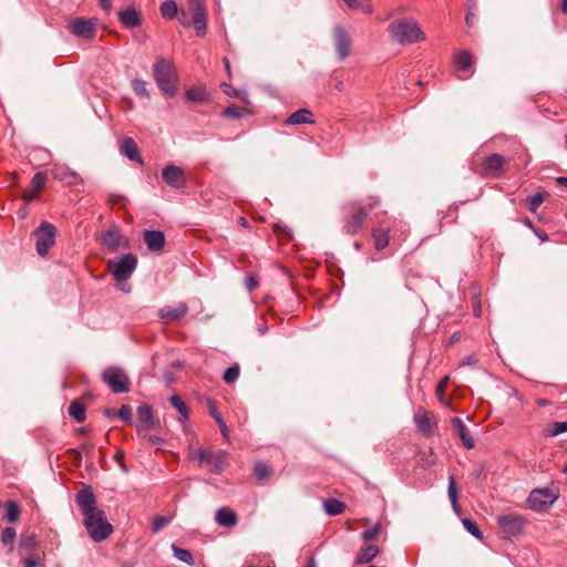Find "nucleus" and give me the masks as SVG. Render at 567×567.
<instances>
[{
	"label": "nucleus",
	"mask_w": 567,
	"mask_h": 567,
	"mask_svg": "<svg viewBox=\"0 0 567 567\" xmlns=\"http://www.w3.org/2000/svg\"><path fill=\"white\" fill-rule=\"evenodd\" d=\"M389 231L390 227L384 224H380L378 227L372 229V237L374 239V247L377 250H382L389 245Z\"/></svg>",
	"instance_id": "nucleus-26"
},
{
	"label": "nucleus",
	"mask_w": 567,
	"mask_h": 567,
	"mask_svg": "<svg viewBox=\"0 0 567 567\" xmlns=\"http://www.w3.org/2000/svg\"><path fill=\"white\" fill-rule=\"evenodd\" d=\"M118 20L126 29L137 28L142 24L141 13L133 7H127L118 12Z\"/></svg>",
	"instance_id": "nucleus-18"
},
{
	"label": "nucleus",
	"mask_w": 567,
	"mask_h": 567,
	"mask_svg": "<svg viewBox=\"0 0 567 567\" xmlns=\"http://www.w3.org/2000/svg\"><path fill=\"white\" fill-rule=\"evenodd\" d=\"M55 233V227L48 221L41 223V225L34 230V237L37 239L35 249L40 256L44 257L49 249L54 245Z\"/></svg>",
	"instance_id": "nucleus-6"
},
{
	"label": "nucleus",
	"mask_w": 567,
	"mask_h": 567,
	"mask_svg": "<svg viewBox=\"0 0 567 567\" xmlns=\"http://www.w3.org/2000/svg\"><path fill=\"white\" fill-rule=\"evenodd\" d=\"M69 414L78 422L85 420V406L78 400H74L69 405Z\"/></svg>",
	"instance_id": "nucleus-34"
},
{
	"label": "nucleus",
	"mask_w": 567,
	"mask_h": 567,
	"mask_svg": "<svg viewBox=\"0 0 567 567\" xmlns=\"http://www.w3.org/2000/svg\"><path fill=\"white\" fill-rule=\"evenodd\" d=\"M447 494H449V498H450V502L453 506V509L455 512L458 511V505H457V488H456V483H455V478L453 475L450 476L449 478V488H447Z\"/></svg>",
	"instance_id": "nucleus-37"
},
{
	"label": "nucleus",
	"mask_w": 567,
	"mask_h": 567,
	"mask_svg": "<svg viewBox=\"0 0 567 567\" xmlns=\"http://www.w3.org/2000/svg\"><path fill=\"white\" fill-rule=\"evenodd\" d=\"M239 377V367L234 364L227 368L224 372L223 379L226 383L230 384L235 382Z\"/></svg>",
	"instance_id": "nucleus-44"
},
{
	"label": "nucleus",
	"mask_w": 567,
	"mask_h": 567,
	"mask_svg": "<svg viewBox=\"0 0 567 567\" xmlns=\"http://www.w3.org/2000/svg\"><path fill=\"white\" fill-rule=\"evenodd\" d=\"M506 159L499 154H492L483 162V168L486 175L496 176L502 171Z\"/></svg>",
	"instance_id": "nucleus-23"
},
{
	"label": "nucleus",
	"mask_w": 567,
	"mask_h": 567,
	"mask_svg": "<svg viewBox=\"0 0 567 567\" xmlns=\"http://www.w3.org/2000/svg\"><path fill=\"white\" fill-rule=\"evenodd\" d=\"M39 561L35 558L29 557L24 559V566L25 567H38Z\"/></svg>",
	"instance_id": "nucleus-60"
},
{
	"label": "nucleus",
	"mask_w": 567,
	"mask_h": 567,
	"mask_svg": "<svg viewBox=\"0 0 567 567\" xmlns=\"http://www.w3.org/2000/svg\"><path fill=\"white\" fill-rule=\"evenodd\" d=\"M414 423L417 430L424 434L432 432L433 422L426 412H417L414 414Z\"/></svg>",
	"instance_id": "nucleus-28"
},
{
	"label": "nucleus",
	"mask_w": 567,
	"mask_h": 567,
	"mask_svg": "<svg viewBox=\"0 0 567 567\" xmlns=\"http://www.w3.org/2000/svg\"><path fill=\"white\" fill-rule=\"evenodd\" d=\"M161 16L164 19L172 20L178 14V7L175 0H165L159 7Z\"/></svg>",
	"instance_id": "nucleus-31"
},
{
	"label": "nucleus",
	"mask_w": 567,
	"mask_h": 567,
	"mask_svg": "<svg viewBox=\"0 0 567 567\" xmlns=\"http://www.w3.org/2000/svg\"><path fill=\"white\" fill-rule=\"evenodd\" d=\"M379 533H380V527H379V525H377L370 529L364 530L362 533V538L365 542H370V540H373L378 536Z\"/></svg>",
	"instance_id": "nucleus-53"
},
{
	"label": "nucleus",
	"mask_w": 567,
	"mask_h": 567,
	"mask_svg": "<svg viewBox=\"0 0 567 567\" xmlns=\"http://www.w3.org/2000/svg\"><path fill=\"white\" fill-rule=\"evenodd\" d=\"M544 202V196L540 194V193H537L536 195H534L533 197L529 198L528 200V209L533 213H535L538 207L543 204Z\"/></svg>",
	"instance_id": "nucleus-51"
},
{
	"label": "nucleus",
	"mask_w": 567,
	"mask_h": 567,
	"mask_svg": "<svg viewBox=\"0 0 567 567\" xmlns=\"http://www.w3.org/2000/svg\"><path fill=\"white\" fill-rule=\"evenodd\" d=\"M347 7L351 10H360L364 14H371L373 12L372 0H343Z\"/></svg>",
	"instance_id": "nucleus-30"
},
{
	"label": "nucleus",
	"mask_w": 567,
	"mask_h": 567,
	"mask_svg": "<svg viewBox=\"0 0 567 567\" xmlns=\"http://www.w3.org/2000/svg\"><path fill=\"white\" fill-rule=\"evenodd\" d=\"M154 80L165 96H174L177 93L178 79L173 63L164 58H158L153 64Z\"/></svg>",
	"instance_id": "nucleus-2"
},
{
	"label": "nucleus",
	"mask_w": 567,
	"mask_h": 567,
	"mask_svg": "<svg viewBox=\"0 0 567 567\" xmlns=\"http://www.w3.org/2000/svg\"><path fill=\"white\" fill-rule=\"evenodd\" d=\"M567 432V421L565 422H554L551 424V427L549 430V435L550 436H557L561 433H565Z\"/></svg>",
	"instance_id": "nucleus-49"
},
{
	"label": "nucleus",
	"mask_w": 567,
	"mask_h": 567,
	"mask_svg": "<svg viewBox=\"0 0 567 567\" xmlns=\"http://www.w3.org/2000/svg\"><path fill=\"white\" fill-rule=\"evenodd\" d=\"M7 518L10 523H16L20 516V506L14 501H9L6 504Z\"/></svg>",
	"instance_id": "nucleus-38"
},
{
	"label": "nucleus",
	"mask_w": 567,
	"mask_h": 567,
	"mask_svg": "<svg viewBox=\"0 0 567 567\" xmlns=\"http://www.w3.org/2000/svg\"><path fill=\"white\" fill-rule=\"evenodd\" d=\"M100 7L106 12L110 13L112 10V0H97Z\"/></svg>",
	"instance_id": "nucleus-59"
},
{
	"label": "nucleus",
	"mask_w": 567,
	"mask_h": 567,
	"mask_svg": "<svg viewBox=\"0 0 567 567\" xmlns=\"http://www.w3.org/2000/svg\"><path fill=\"white\" fill-rule=\"evenodd\" d=\"M478 359L475 354H470L463 358L461 365H475L477 364Z\"/></svg>",
	"instance_id": "nucleus-56"
},
{
	"label": "nucleus",
	"mask_w": 567,
	"mask_h": 567,
	"mask_svg": "<svg viewBox=\"0 0 567 567\" xmlns=\"http://www.w3.org/2000/svg\"><path fill=\"white\" fill-rule=\"evenodd\" d=\"M451 423H452L456 434L461 439L463 445L467 450L473 449L474 447V441H473L471 434L468 433V430L465 426V424L463 423V421L460 417H453L451 420Z\"/></svg>",
	"instance_id": "nucleus-27"
},
{
	"label": "nucleus",
	"mask_w": 567,
	"mask_h": 567,
	"mask_svg": "<svg viewBox=\"0 0 567 567\" xmlns=\"http://www.w3.org/2000/svg\"><path fill=\"white\" fill-rule=\"evenodd\" d=\"M462 524L464 526V528L471 534L473 535L474 537H476L477 539H482L483 538V534L482 532L480 530L478 526L476 525L475 522L471 520L470 518H463L462 519Z\"/></svg>",
	"instance_id": "nucleus-43"
},
{
	"label": "nucleus",
	"mask_w": 567,
	"mask_h": 567,
	"mask_svg": "<svg viewBox=\"0 0 567 567\" xmlns=\"http://www.w3.org/2000/svg\"><path fill=\"white\" fill-rule=\"evenodd\" d=\"M172 520V517L169 516H157L153 520L152 530L153 533H158L161 529H163L166 525H168Z\"/></svg>",
	"instance_id": "nucleus-45"
},
{
	"label": "nucleus",
	"mask_w": 567,
	"mask_h": 567,
	"mask_svg": "<svg viewBox=\"0 0 567 567\" xmlns=\"http://www.w3.org/2000/svg\"><path fill=\"white\" fill-rule=\"evenodd\" d=\"M21 546H24L27 548H33L34 546V539L32 537H29L27 539L21 540Z\"/></svg>",
	"instance_id": "nucleus-61"
},
{
	"label": "nucleus",
	"mask_w": 567,
	"mask_h": 567,
	"mask_svg": "<svg viewBox=\"0 0 567 567\" xmlns=\"http://www.w3.org/2000/svg\"><path fill=\"white\" fill-rule=\"evenodd\" d=\"M186 99L192 102H203L207 99L208 93L206 87L197 86L186 91Z\"/></svg>",
	"instance_id": "nucleus-35"
},
{
	"label": "nucleus",
	"mask_w": 567,
	"mask_h": 567,
	"mask_svg": "<svg viewBox=\"0 0 567 567\" xmlns=\"http://www.w3.org/2000/svg\"><path fill=\"white\" fill-rule=\"evenodd\" d=\"M109 270L117 282L127 280L137 267V257L127 252L109 261Z\"/></svg>",
	"instance_id": "nucleus-4"
},
{
	"label": "nucleus",
	"mask_w": 567,
	"mask_h": 567,
	"mask_svg": "<svg viewBox=\"0 0 567 567\" xmlns=\"http://www.w3.org/2000/svg\"><path fill=\"white\" fill-rule=\"evenodd\" d=\"M54 179L65 183L66 185H76L81 182L80 175L64 166H56L52 169Z\"/></svg>",
	"instance_id": "nucleus-20"
},
{
	"label": "nucleus",
	"mask_w": 567,
	"mask_h": 567,
	"mask_svg": "<svg viewBox=\"0 0 567 567\" xmlns=\"http://www.w3.org/2000/svg\"><path fill=\"white\" fill-rule=\"evenodd\" d=\"M96 23L93 20L76 18L69 23L72 34L83 39H92L95 34Z\"/></svg>",
	"instance_id": "nucleus-15"
},
{
	"label": "nucleus",
	"mask_w": 567,
	"mask_h": 567,
	"mask_svg": "<svg viewBox=\"0 0 567 567\" xmlns=\"http://www.w3.org/2000/svg\"><path fill=\"white\" fill-rule=\"evenodd\" d=\"M172 549L174 551V556L187 564L188 566H193L195 564L192 553L188 549H183L177 547L176 545H172Z\"/></svg>",
	"instance_id": "nucleus-36"
},
{
	"label": "nucleus",
	"mask_w": 567,
	"mask_h": 567,
	"mask_svg": "<svg viewBox=\"0 0 567 567\" xmlns=\"http://www.w3.org/2000/svg\"><path fill=\"white\" fill-rule=\"evenodd\" d=\"M557 183L563 186H567V177H558Z\"/></svg>",
	"instance_id": "nucleus-64"
},
{
	"label": "nucleus",
	"mask_w": 567,
	"mask_h": 567,
	"mask_svg": "<svg viewBox=\"0 0 567 567\" xmlns=\"http://www.w3.org/2000/svg\"><path fill=\"white\" fill-rule=\"evenodd\" d=\"M259 282L256 276L249 275L245 279V286L249 291H252L258 287Z\"/></svg>",
	"instance_id": "nucleus-54"
},
{
	"label": "nucleus",
	"mask_w": 567,
	"mask_h": 567,
	"mask_svg": "<svg viewBox=\"0 0 567 567\" xmlns=\"http://www.w3.org/2000/svg\"><path fill=\"white\" fill-rule=\"evenodd\" d=\"M212 415L216 420L224 439L227 440L228 439V427H227L225 421L223 420L220 413L218 411H216L215 409H213Z\"/></svg>",
	"instance_id": "nucleus-47"
},
{
	"label": "nucleus",
	"mask_w": 567,
	"mask_h": 567,
	"mask_svg": "<svg viewBox=\"0 0 567 567\" xmlns=\"http://www.w3.org/2000/svg\"><path fill=\"white\" fill-rule=\"evenodd\" d=\"M137 417L143 424V429H161V421L153 415L151 405H141L137 408Z\"/></svg>",
	"instance_id": "nucleus-19"
},
{
	"label": "nucleus",
	"mask_w": 567,
	"mask_h": 567,
	"mask_svg": "<svg viewBox=\"0 0 567 567\" xmlns=\"http://www.w3.org/2000/svg\"><path fill=\"white\" fill-rule=\"evenodd\" d=\"M137 432L140 435H142L144 439H146L148 442H151L154 445H159L163 443V439H161L157 435H152V434L145 433V429H143V427H138Z\"/></svg>",
	"instance_id": "nucleus-52"
},
{
	"label": "nucleus",
	"mask_w": 567,
	"mask_h": 567,
	"mask_svg": "<svg viewBox=\"0 0 567 567\" xmlns=\"http://www.w3.org/2000/svg\"><path fill=\"white\" fill-rule=\"evenodd\" d=\"M193 13V23L198 37H204L207 31V17L204 0H188Z\"/></svg>",
	"instance_id": "nucleus-11"
},
{
	"label": "nucleus",
	"mask_w": 567,
	"mask_h": 567,
	"mask_svg": "<svg viewBox=\"0 0 567 567\" xmlns=\"http://www.w3.org/2000/svg\"><path fill=\"white\" fill-rule=\"evenodd\" d=\"M377 204H370L369 207L353 205L349 217L346 219L343 229L348 235H355L362 228L364 220L370 214L373 206Z\"/></svg>",
	"instance_id": "nucleus-7"
},
{
	"label": "nucleus",
	"mask_w": 567,
	"mask_h": 567,
	"mask_svg": "<svg viewBox=\"0 0 567 567\" xmlns=\"http://www.w3.org/2000/svg\"><path fill=\"white\" fill-rule=\"evenodd\" d=\"M193 457L200 464L210 465V471L214 473H220L225 466L226 453L218 451L216 453L205 450H199L194 453Z\"/></svg>",
	"instance_id": "nucleus-9"
},
{
	"label": "nucleus",
	"mask_w": 567,
	"mask_h": 567,
	"mask_svg": "<svg viewBox=\"0 0 567 567\" xmlns=\"http://www.w3.org/2000/svg\"><path fill=\"white\" fill-rule=\"evenodd\" d=\"M124 457H125V453L123 450H117L115 455H114V460L116 461V463H121V461H124Z\"/></svg>",
	"instance_id": "nucleus-62"
},
{
	"label": "nucleus",
	"mask_w": 567,
	"mask_h": 567,
	"mask_svg": "<svg viewBox=\"0 0 567 567\" xmlns=\"http://www.w3.org/2000/svg\"><path fill=\"white\" fill-rule=\"evenodd\" d=\"M162 178L168 186L174 188H183L187 183L183 168L176 165H167L164 167Z\"/></svg>",
	"instance_id": "nucleus-14"
},
{
	"label": "nucleus",
	"mask_w": 567,
	"mask_h": 567,
	"mask_svg": "<svg viewBox=\"0 0 567 567\" xmlns=\"http://www.w3.org/2000/svg\"><path fill=\"white\" fill-rule=\"evenodd\" d=\"M144 241L147 248L151 251H161L165 245V236L164 233L159 230H145L144 231Z\"/></svg>",
	"instance_id": "nucleus-21"
},
{
	"label": "nucleus",
	"mask_w": 567,
	"mask_h": 567,
	"mask_svg": "<svg viewBox=\"0 0 567 567\" xmlns=\"http://www.w3.org/2000/svg\"><path fill=\"white\" fill-rule=\"evenodd\" d=\"M132 89L135 92L136 95L148 97L150 92L147 90V82L142 79H134L132 80Z\"/></svg>",
	"instance_id": "nucleus-39"
},
{
	"label": "nucleus",
	"mask_w": 567,
	"mask_h": 567,
	"mask_svg": "<svg viewBox=\"0 0 567 567\" xmlns=\"http://www.w3.org/2000/svg\"><path fill=\"white\" fill-rule=\"evenodd\" d=\"M120 151H121V154H123L130 161H134V162H137L138 164L143 165V159L138 152L137 145L133 138H131V137L123 138L120 144Z\"/></svg>",
	"instance_id": "nucleus-22"
},
{
	"label": "nucleus",
	"mask_w": 567,
	"mask_h": 567,
	"mask_svg": "<svg viewBox=\"0 0 567 567\" xmlns=\"http://www.w3.org/2000/svg\"><path fill=\"white\" fill-rule=\"evenodd\" d=\"M246 113V110L236 105L226 107L223 114L227 117L239 118Z\"/></svg>",
	"instance_id": "nucleus-46"
},
{
	"label": "nucleus",
	"mask_w": 567,
	"mask_h": 567,
	"mask_svg": "<svg viewBox=\"0 0 567 567\" xmlns=\"http://www.w3.org/2000/svg\"><path fill=\"white\" fill-rule=\"evenodd\" d=\"M315 117L310 110L299 109L290 114L285 121L286 125H301V124H313Z\"/></svg>",
	"instance_id": "nucleus-24"
},
{
	"label": "nucleus",
	"mask_w": 567,
	"mask_h": 567,
	"mask_svg": "<svg viewBox=\"0 0 567 567\" xmlns=\"http://www.w3.org/2000/svg\"><path fill=\"white\" fill-rule=\"evenodd\" d=\"M388 32L392 40L400 45H409L423 42L425 33L419 22L412 18L396 19L388 25Z\"/></svg>",
	"instance_id": "nucleus-1"
},
{
	"label": "nucleus",
	"mask_w": 567,
	"mask_h": 567,
	"mask_svg": "<svg viewBox=\"0 0 567 567\" xmlns=\"http://www.w3.org/2000/svg\"><path fill=\"white\" fill-rule=\"evenodd\" d=\"M332 35L337 55L339 60L343 61L351 53L352 38L350 33L341 24H336L333 27Z\"/></svg>",
	"instance_id": "nucleus-8"
},
{
	"label": "nucleus",
	"mask_w": 567,
	"mask_h": 567,
	"mask_svg": "<svg viewBox=\"0 0 567 567\" xmlns=\"http://www.w3.org/2000/svg\"><path fill=\"white\" fill-rule=\"evenodd\" d=\"M224 92L227 95H229V96H234V97H239L240 96V94H239V92L237 90L229 89V90H224Z\"/></svg>",
	"instance_id": "nucleus-63"
},
{
	"label": "nucleus",
	"mask_w": 567,
	"mask_h": 567,
	"mask_svg": "<svg viewBox=\"0 0 567 567\" xmlns=\"http://www.w3.org/2000/svg\"><path fill=\"white\" fill-rule=\"evenodd\" d=\"M103 245L112 252H116L120 249L130 248V240L127 237L121 234L120 229L112 228L105 231L103 235Z\"/></svg>",
	"instance_id": "nucleus-13"
},
{
	"label": "nucleus",
	"mask_w": 567,
	"mask_h": 567,
	"mask_svg": "<svg viewBox=\"0 0 567 567\" xmlns=\"http://www.w3.org/2000/svg\"><path fill=\"white\" fill-rule=\"evenodd\" d=\"M447 381H449V377H445L444 379H442L440 381V383L437 384L436 386V394L442 399L443 398V392H444V388L446 386L447 384Z\"/></svg>",
	"instance_id": "nucleus-58"
},
{
	"label": "nucleus",
	"mask_w": 567,
	"mask_h": 567,
	"mask_svg": "<svg viewBox=\"0 0 567 567\" xmlns=\"http://www.w3.org/2000/svg\"><path fill=\"white\" fill-rule=\"evenodd\" d=\"M188 311L186 302L181 301L176 306H166L158 310L159 318L165 322L169 323L183 318Z\"/></svg>",
	"instance_id": "nucleus-16"
},
{
	"label": "nucleus",
	"mask_w": 567,
	"mask_h": 567,
	"mask_svg": "<svg viewBox=\"0 0 567 567\" xmlns=\"http://www.w3.org/2000/svg\"><path fill=\"white\" fill-rule=\"evenodd\" d=\"M38 196V193L33 192V189L31 188H28L24 194H23V200L25 203H31L32 200H34Z\"/></svg>",
	"instance_id": "nucleus-57"
},
{
	"label": "nucleus",
	"mask_w": 567,
	"mask_h": 567,
	"mask_svg": "<svg viewBox=\"0 0 567 567\" xmlns=\"http://www.w3.org/2000/svg\"><path fill=\"white\" fill-rule=\"evenodd\" d=\"M76 503L82 512V515H86L96 509V498L91 487H85L76 494Z\"/></svg>",
	"instance_id": "nucleus-17"
},
{
	"label": "nucleus",
	"mask_w": 567,
	"mask_h": 567,
	"mask_svg": "<svg viewBox=\"0 0 567 567\" xmlns=\"http://www.w3.org/2000/svg\"><path fill=\"white\" fill-rule=\"evenodd\" d=\"M116 416L124 422L132 421V409L128 405L123 404L116 412Z\"/></svg>",
	"instance_id": "nucleus-50"
},
{
	"label": "nucleus",
	"mask_w": 567,
	"mask_h": 567,
	"mask_svg": "<svg viewBox=\"0 0 567 567\" xmlns=\"http://www.w3.org/2000/svg\"><path fill=\"white\" fill-rule=\"evenodd\" d=\"M254 472L259 481H265L271 475V468L265 463H257Z\"/></svg>",
	"instance_id": "nucleus-41"
},
{
	"label": "nucleus",
	"mask_w": 567,
	"mask_h": 567,
	"mask_svg": "<svg viewBox=\"0 0 567 567\" xmlns=\"http://www.w3.org/2000/svg\"><path fill=\"white\" fill-rule=\"evenodd\" d=\"M177 18H178V22L183 27H185V28H189L190 27V20L188 18V14L185 11H178Z\"/></svg>",
	"instance_id": "nucleus-55"
},
{
	"label": "nucleus",
	"mask_w": 567,
	"mask_h": 567,
	"mask_svg": "<svg viewBox=\"0 0 567 567\" xmlns=\"http://www.w3.org/2000/svg\"><path fill=\"white\" fill-rule=\"evenodd\" d=\"M171 404L181 413V420H187L188 419V409L184 401L181 400L178 395H173L171 398Z\"/></svg>",
	"instance_id": "nucleus-40"
},
{
	"label": "nucleus",
	"mask_w": 567,
	"mask_h": 567,
	"mask_svg": "<svg viewBox=\"0 0 567 567\" xmlns=\"http://www.w3.org/2000/svg\"><path fill=\"white\" fill-rule=\"evenodd\" d=\"M102 380L110 386L113 393H127L131 382L126 372L117 367H109L103 370Z\"/></svg>",
	"instance_id": "nucleus-5"
},
{
	"label": "nucleus",
	"mask_w": 567,
	"mask_h": 567,
	"mask_svg": "<svg viewBox=\"0 0 567 567\" xmlns=\"http://www.w3.org/2000/svg\"><path fill=\"white\" fill-rule=\"evenodd\" d=\"M379 547L375 545H368L362 548L355 558V564L363 565L373 560L379 554Z\"/></svg>",
	"instance_id": "nucleus-29"
},
{
	"label": "nucleus",
	"mask_w": 567,
	"mask_h": 567,
	"mask_svg": "<svg viewBox=\"0 0 567 567\" xmlns=\"http://www.w3.org/2000/svg\"><path fill=\"white\" fill-rule=\"evenodd\" d=\"M323 508L328 515L337 516L343 513L346 505L336 498H328L323 503Z\"/></svg>",
	"instance_id": "nucleus-33"
},
{
	"label": "nucleus",
	"mask_w": 567,
	"mask_h": 567,
	"mask_svg": "<svg viewBox=\"0 0 567 567\" xmlns=\"http://www.w3.org/2000/svg\"><path fill=\"white\" fill-rule=\"evenodd\" d=\"M84 525L94 542L104 540L113 530L101 509L84 515Z\"/></svg>",
	"instance_id": "nucleus-3"
},
{
	"label": "nucleus",
	"mask_w": 567,
	"mask_h": 567,
	"mask_svg": "<svg viewBox=\"0 0 567 567\" xmlns=\"http://www.w3.org/2000/svg\"><path fill=\"white\" fill-rule=\"evenodd\" d=\"M556 496L548 489H534L530 492L527 503L530 509L543 512L555 502Z\"/></svg>",
	"instance_id": "nucleus-10"
},
{
	"label": "nucleus",
	"mask_w": 567,
	"mask_h": 567,
	"mask_svg": "<svg viewBox=\"0 0 567 567\" xmlns=\"http://www.w3.org/2000/svg\"><path fill=\"white\" fill-rule=\"evenodd\" d=\"M497 523L506 537H515L523 532L524 518L516 514L503 515L497 518Z\"/></svg>",
	"instance_id": "nucleus-12"
},
{
	"label": "nucleus",
	"mask_w": 567,
	"mask_h": 567,
	"mask_svg": "<svg viewBox=\"0 0 567 567\" xmlns=\"http://www.w3.org/2000/svg\"><path fill=\"white\" fill-rule=\"evenodd\" d=\"M17 536L16 529L13 527H7L1 533V542L4 545H10L13 543Z\"/></svg>",
	"instance_id": "nucleus-48"
},
{
	"label": "nucleus",
	"mask_w": 567,
	"mask_h": 567,
	"mask_svg": "<svg viewBox=\"0 0 567 567\" xmlns=\"http://www.w3.org/2000/svg\"><path fill=\"white\" fill-rule=\"evenodd\" d=\"M45 174L38 172L31 179L30 187L33 192L39 193L45 185Z\"/></svg>",
	"instance_id": "nucleus-42"
},
{
	"label": "nucleus",
	"mask_w": 567,
	"mask_h": 567,
	"mask_svg": "<svg viewBox=\"0 0 567 567\" xmlns=\"http://www.w3.org/2000/svg\"><path fill=\"white\" fill-rule=\"evenodd\" d=\"M215 519L219 526L228 528L234 527L238 522L237 514L228 507L217 509Z\"/></svg>",
	"instance_id": "nucleus-25"
},
{
	"label": "nucleus",
	"mask_w": 567,
	"mask_h": 567,
	"mask_svg": "<svg viewBox=\"0 0 567 567\" xmlns=\"http://www.w3.org/2000/svg\"><path fill=\"white\" fill-rule=\"evenodd\" d=\"M454 62L460 70H470L473 65V56L466 51L462 50L455 54Z\"/></svg>",
	"instance_id": "nucleus-32"
}]
</instances>
